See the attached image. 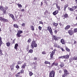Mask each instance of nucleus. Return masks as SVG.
Listing matches in <instances>:
<instances>
[{"instance_id":"1","label":"nucleus","mask_w":77,"mask_h":77,"mask_svg":"<svg viewBox=\"0 0 77 77\" xmlns=\"http://www.w3.org/2000/svg\"><path fill=\"white\" fill-rule=\"evenodd\" d=\"M31 46V48L32 49H33L34 47H37V44L36 43L35 41L34 40H33L32 42Z\"/></svg>"},{"instance_id":"2","label":"nucleus","mask_w":77,"mask_h":77,"mask_svg":"<svg viewBox=\"0 0 77 77\" xmlns=\"http://www.w3.org/2000/svg\"><path fill=\"white\" fill-rule=\"evenodd\" d=\"M63 70L64 71V74L62 75V77H65L66 75L69 74V72H68V70L66 69H64Z\"/></svg>"},{"instance_id":"3","label":"nucleus","mask_w":77,"mask_h":77,"mask_svg":"<svg viewBox=\"0 0 77 77\" xmlns=\"http://www.w3.org/2000/svg\"><path fill=\"white\" fill-rule=\"evenodd\" d=\"M56 51V49H55L53 51H52L51 53L50 54V60L53 59V56H54V55L55 54Z\"/></svg>"},{"instance_id":"4","label":"nucleus","mask_w":77,"mask_h":77,"mask_svg":"<svg viewBox=\"0 0 77 77\" xmlns=\"http://www.w3.org/2000/svg\"><path fill=\"white\" fill-rule=\"evenodd\" d=\"M47 28V30L49 32V33H50L51 35H53V30L52 29H51V27L48 26Z\"/></svg>"},{"instance_id":"5","label":"nucleus","mask_w":77,"mask_h":77,"mask_svg":"<svg viewBox=\"0 0 77 77\" xmlns=\"http://www.w3.org/2000/svg\"><path fill=\"white\" fill-rule=\"evenodd\" d=\"M55 76V72L54 71H52L49 74V77H54Z\"/></svg>"},{"instance_id":"6","label":"nucleus","mask_w":77,"mask_h":77,"mask_svg":"<svg viewBox=\"0 0 77 77\" xmlns=\"http://www.w3.org/2000/svg\"><path fill=\"white\" fill-rule=\"evenodd\" d=\"M23 33V31L21 30H18V33L17 34V36L18 38L21 37V34Z\"/></svg>"},{"instance_id":"7","label":"nucleus","mask_w":77,"mask_h":77,"mask_svg":"<svg viewBox=\"0 0 77 77\" xmlns=\"http://www.w3.org/2000/svg\"><path fill=\"white\" fill-rule=\"evenodd\" d=\"M77 8V6H74L72 7V8H69V10L70 11H72V12H73L74 11V10H75Z\"/></svg>"},{"instance_id":"8","label":"nucleus","mask_w":77,"mask_h":77,"mask_svg":"<svg viewBox=\"0 0 77 77\" xmlns=\"http://www.w3.org/2000/svg\"><path fill=\"white\" fill-rule=\"evenodd\" d=\"M8 15L12 18L14 21H16V20H15V18L14 15L13 14L9 13Z\"/></svg>"},{"instance_id":"9","label":"nucleus","mask_w":77,"mask_h":77,"mask_svg":"<svg viewBox=\"0 0 77 77\" xmlns=\"http://www.w3.org/2000/svg\"><path fill=\"white\" fill-rule=\"evenodd\" d=\"M54 66H58V63L57 62H54L51 64L50 67H53Z\"/></svg>"},{"instance_id":"10","label":"nucleus","mask_w":77,"mask_h":77,"mask_svg":"<svg viewBox=\"0 0 77 77\" xmlns=\"http://www.w3.org/2000/svg\"><path fill=\"white\" fill-rule=\"evenodd\" d=\"M68 33L69 35L70 36H72V35H74V32H73V30H68Z\"/></svg>"},{"instance_id":"11","label":"nucleus","mask_w":77,"mask_h":77,"mask_svg":"<svg viewBox=\"0 0 77 77\" xmlns=\"http://www.w3.org/2000/svg\"><path fill=\"white\" fill-rule=\"evenodd\" d=\"M69 57V55L68 54H67L66 55L63 56L62 59H68Z\"/></svg>"},{"instance_id":"12","label":"nucleus","mask_w":77,"mask_h":77,"mask_svg":"<svg viewBox=\"0 0 77 77\" xmlns=\"http://www.w3.org/2000/svg\"><path fill=\"white\" fill-rule=\"evenodd\" d=\"M53 38L56 41H58L59 40V39L58 38V37L56 35H53Z\"/></svg>"},{"instance_id":"13","label":"nucleus","mask_w":77,"mask_h":77,"mask_svg":"<svg viewBox=\"0 0 77 77\" xmlns=\"http://www.w3.org/2000/svg\"><path fill=\"white\" fill-rule=\"evenodd\" d=\"M54 47H57L58 48H60V46L59 45H57V44L55 43L54 44Z\"/></svg>"},{"instance_id":"14","label":"nucleus","mask_w":77,"mask_h":77,"mask_svg":"<svg viewBox=\"0 0 77 77\" xmlns=\"http://www.w3.org/2000/svg\"><path fill=\"white\" fill-rule=\"evenodd\" d=\"M2 37L0 36V47L2 46ZM1 47H0V51H2L1 50Z\"/></svg>"},{"instance_id":"15","label":"nucleus","mask_w":77,"mask_h":77,"mask_svg":"<svg viewBox=\"0 0 77 77\" xmlns=\"http://www.w3.org/2000/svg\"><path fill=\"white\" fill-rule=\"evenodd\" d=\"M58 13H59V11H58V10H57L53 12V14L54 15H57Z\"/></svg>"},{"instance_id":"16","label":"nucleus","mask_w":77,"mask_h":77,"mask_svg":"<svg viewBox=\"0 0 77 77\" xmlns=\"http://www.w3.org/2000/svg\"><path fill=\"white\" fill-rule=\"evenodd\" d=\"M2 20V21H3L4 23H8V22H9L8 20L5 18H3Z\"/></svg>"},{"instance_id":"17","label":"nucleus","mask_w":77,"mask_h":77,"mask_svg":"<svg viewBox=\"0 0 77 77\" xmlns=\"http://www.w3.org/2000/svg\"><path fill=\"white\" fill-rule=\"evenodd\" d=\"M26 63H23V65H22V66L21 68H22V69H25V68H26Z\"/></svg>"},{"instance_id":"18","label":"nucleus","mask_w":77,"mask_h":77,"mask_svg":"<svg viewBox=\"0 0 77 77\" xmlns=\"http://www.w3.org/2000/svg\"><path fill=\"white\" fill-rule=\"evenodd\" d=\"M13 27L14 28H16V29H18L19 26H18V25L17 24H14L13 25Z\"/></svg>"},{"instance_id":"19","label":"nucleus","mask_w":77,"mask_h":77,"mask_svg":"<svg viewBox=\"0 0 77 77\" xmlns=\"http://www.w3.org/2000/svg\"><path fill=\"white\" fill-rule=\"evenodd\" d=\"M71 27V26L70 25H67L66 26V27L65 28V30H68Z\"/></svg>"},{"instance_id":"20","label":"nucleus","mask_w":77,"mask_h":77,"mask_svg":"<svg viewBox=\"0 0 77 77\" xmlns=\"http://www.w3.org/2000/svg\"><path fill=\"white\" fill-rule=\"evenodd\" d=\"M61 42L62 43V44H63V45L65 44V41L63 39H62L61 40Z\"/></svg>"},{"instance_id":"21","label":"nucleus","mask_w":77,"mask_h":77,"mask_svg":"<svg viewBox=\"0 0 77 77\" xmlns=\"http://www.w3.org/2000/svg\"><path fill=\"white\" fill-rule=\"evenodd\" d=\"M33 64L34 65L33 68H34L35 69H36V67L38 66V63H33Z\"/></svg>"},{"instance_id":"22","label":"nucleus","mask_w":77,"mask_h":77,"mask_svg":"<svg viewBox=\"0 0 77 77\" xmlns=\"http://www.w3.org/2000/svg\"><path fill=\"white\" fill-rule=\"evenodd\" d=\"M52 24L53 26H55V27H57V26H58V23H55L54 22Z\"/></svg>"},{"instance_id":"23","label":"nucleus","mask_w":77,"mask_h":77,"mask_svg":"<svg viewBox=\"0 0 77 77\" xmlns=\"http://www.w3.org/2000/svg\"><path fill=\"white\" fill-rule=\"evenodd\" d=\"M18 43H16L15 44L14 46V48L15 50H17L18 49Z\"/></svg>"},{"instance_id":"24","label":"nucleus","mask_w":77,"mask_h":77,"mask_svg":"<svg viewBox=\"0 0 77 77\" xmlns=\"http://www.w3.org/2000/svg\"><path fill=\"white\" fill-rule=\"evenodd\" d=\"M0 10L2 11H3V10H5V8L2 6H0Z\"/></svg>"},{"instance_id":"25","label":"nucleus","mask_w":77,"mask_h":77,"mask_svg":"<svg viewBox=\"0 0 77 77\" xmlns=\"http://www.w3.org/2000/svg\"><path fill=\"white\" fill-rule=\"evenodd\" d=\"M45 64H49V65H51V63H50V62H49L45 60Z\"/></svg>"},{"instance_id":"26","label":"nucleus","mask_w":77,"mask_h":77,"mask_svg":"<svg viewBox=\"0 0 77 77\" xmlns=\"http://www.w3.org/2000/svg\"><path fill=\"white\" fill-rule=\"evenodd\" d=\"M64 65L65 64H64V63H63V62H62L61 63V64L60 65V66L61 68H63V66H64Z\"/></svg>"},{"instance_id":"27","label":"nucleus","mask_w":77,"mask_h":77,"mask_svg":"<svg viewBox=\"0 0 77 77\" xmlns=\"http://www.w3.org/2000/svg\"><path fill=\"white\" fill-rule=\"evenodd\" d=\"M20 74H21V72H18L16 74V77H20V75H21Z\"/></svg>"},{"instance_id":"28","label":"nucleus","mask_w":77,"mask_h":77,"mask_svg":"<svg viewBox=\"0 0 77 77\" xmlns=\"http://www.w3.org/2000/svg\"><path fill=\"white\" fill-rule=\"evenodd\" d=\"M31 30H32V31H34L35 30V28H34V26L33 25H31V27H30Z\"/></svg>"},{"instance_id":"29","label":"nucleus","mask_w":77,"mask_h":77,"mask_svg":"<svg viewBox=\"0 0 77 77\" xmlns=\"http://www.w3.org/2000/svg\"><path fill=\"white\" fill-rule=\"evenodd\" d=\"M68 17H69L68 14L66 13L64 15V17L65 18H68Z\"/></svg>"},{"instance_id":"30","label":"nucleus","mask_w":77,"mask_h":77,"mask_svg":"<svg viewBox=\"0 0 77 77\" xmlns=\"http://www.w3.org/2000/svg\"><path fill=\"white\" fill-rule=\"evenodd\" d=\"M56 6L58 11H60V6H59L57 4H56Z\"/></svg>"},{"instance_id":"31","label":"nucleus","mask_w":77,"mask_h":77,"mask_svg":"<svg viewBox=\"0 0 77 77\" xmlns=\"http://www.w3.org/2000/svg\"><path fill=\"white\" fill-rule=\"evenodd\" d=\"M10 68H11V71L14 70V65H13V64H12L10 66Z\"/></svg>"},{"instance_id":"32","label":"nucleus","mask_w":77,"mask_h":77,"mask_svg":"<svg viewBox=\"0 0 77 77\" xmlns=\"http://www.w3.org/2000/svg\"><path fill=\"white\" fill-rule=\"evenodd\" d=\"M33 52V51L32 49H30L28 51V53L32 54Z\"/></svg>"},{"instance_id":"33","label":"nucleus","mask_w":77,"mask_h":77,"mask_svg":"<svg viewBox=\"0 0 77 77\" xmlns=\"http://www.w3.org/2000/svg\"><path fill=\"white\" fill-rule=\"evenodd\" d=\"M6 45L7 47H9L11 45V43L9 42L6 43Z\"/></svg>"},{"instance_id":"34","label":"nucleus","mask_w":77,"mask_h":77,"mask_svg":"<svg viewBox=\"0 0 77 77\" xmlns=\"http://www.w3.org/2000/svg\"><path fill=\"white\" fill-rule=\"evenodd\" d=\"M65 48L66 51L68 52H69V51H70V49L68 48L67 47H66Z\"/></svg>"},{"instance_id":"35","label":"nucleus","mask_w":77,"mask_h":77,"mask_svg":"<svg viewBox=\"0 0 77 77\" xmlns=\"http://www.w3.org/2000/svg\"><path fill=\"white\" fill-rule=\"evenodd\" d=\"M6 10H3V12L2 14L3 15H5L6 14Z\"/></svg>"},{"instance_id":"36","label":"nucleus","mask_w":77,"mask_h":77,"mask_svg":"<svg viewBox=\"0 0 77 77\" xmlns=\"http://www.w3.org/2000/svg\"><path fill=\"white\" fill-rule=\"evenodd\" d=\"M74 31H73L74 33L77 32V28H75L74 29Z\"/></svg>"},{"instance_id":"37","label":"nucleus","mask_w":77,"mask_h":77,"mask_svg":"<svg viewBox=\"0 0 77 77\" xmlns=\"http://www.w3.org/2000/svg\"><path fill=\"white\" fill-rule=\"evenodd\" d=\"M33 74V73L32 72H29V76H32Z\"/></svg>"},{"instance_id":"38","label":"nucleus","mask_w":77,"mask_h":77,"mask_svg":"<svg viewBox=\"0 0 77 77\" xmlns=\"http://www.w3.org/2000/svg\"><path fill=\"white\" fill-rule=\"evenodd\" d=\"M42 54H46V51H43L42 52Z\"/></svg>"},{"instance_id":"39","label":"nucleus","mask_w":77,"mask_h":77,"mask_svg":"<svg viewBox=\"0 0 77 77\" xmlns=\"http://www.w3.org/2000/svg\"><path fill=\"white\" fill-rule=\"evenodd\" d=\"M24 70H23V69H22L21 70H20V73H21V74H23V73H24Z\"/></svg>"},{"instance_id":"40","label":"nucleus","mask_w":77,"mask_h":77,"mask_svg":"<svg viewBox=\"0 0 77 77\" xmlns=\"http://www.w3.org/2000/svg\"><path fill=\"white\" fill-rule=\"evenodd\" d=\"M17 6H18V7H19V8L22 7V5H21V4H17Z\"/></svg>"},{"instance_id":"41","label":"nucleus","mask_w":77,"mask_h":77,"mask_svg":"<svg viewBox=\"0 0 77 77\" xmlns=\"http://www.w3.org/2000/svg\"><path fill=\"white\" fill-rule=\"evenodd\" d=\"M60 48L61 50L62 51H65V49L63 48Z\"/></svg>"},{"instance_id":"42","label":"nucleus","mask_w":77,"mask_h":77,"mask_svg":"<svg viewBox=\"0 0 77 77\" xmlns=\"http://www.w3.org/2000/svg\"><path fill=\"white\" fill-rule=\"evenodd\" d=\"M27 42L28 43H30V42H31V39L29 38Z\"/></svg>"},{"instance_id":"43","label":"nucleus","mask_w":77,"mask_h":77,"mask_svg":"<svg viewBox=\"0 0 77 77\" xmlns=\"http://www.w3.org/2000/svg\"><path fill=\"white\" fill-rule=\"evenodd\" d=\"M15 67L16 68H17V69H19V68H20V66H19L18 65H17L15 66Z\"/></svg>"},{"instance_id":"44","label":"nucleus","mask_w":77,"mask_h":77,"mask_svg":"<svg viewBox=\"0 0 77 77\" xmlns=\"http://www.w3.org/2000/svg\"><path fill=\"white\" fill-rule=\"evenodd\" d=\"M22 63V62H21L20 61H18L17 62V64L18 65H20V64H21Z\"/></svg>"},{"instance_id":"45","label":"nucleus","mask_w":77,"mask_h":77,"mask_svg":"<svg viewBox=\"0 0 77 77\" xmlns=\"http://www.w3.org/2000/svg\"><path fill=\"white\" fill-rule=\"evenodd\" d=\"M3 18H2V17H0V21H3Z\"/></svg>"},{"instance_id":"46","label":"nucleus","mask_w":77,"mask_h":77,"mask_svg":"<svg viewBox=\"0 0 77 77\" xmlns=\"http://www.w3.org/2000/svg\"><path fill=\"white\" fill-rule=\"evenodd\" d=\"M2 55H3V53H2V51H0V56H2Z\"/></svg>"},{"instance_id":"47","label":"nucleus","mask_w":77,"mask_h":77,"mask_svg":"<svg viewBox=\"0 0 77 77\" xmlns=\"http://www.w3.org/2000/svg\"><path fill=\"white\" fill-rule=\"evenodd\" d=\"M8 29H9V30L10 31V32H12V29H11V27H9L8 28Z\"/></svg>"},{"instance_id":"48","label":"nucleus","mask_w":77,"mask_h":77,"mask_svg":"<svg viewBox=\"0 0 77 77\" xmlns=\"http://www.w3.org/2000/svg\"><path fill=\"white\" fill-rule=\"evenodd\" d=\"M38 29L40 30H42V27H41V26H38Z\"/></svg>"},{"instance_id":"49","label":"nucleus","mask_w":77,"mask_h":77,"mask_svg":"<svg viewBox=\"0 0 77 77\" xmlns=\"http://www.w3.org/2000/svg\"><path fill=\"white\" fill-rule=\"evenodd\" d=\"M25 25H26V24H25V23H23L21 25V26L23 27H25Z\"/></svg>"},{"instance_id":"50","label":"nucleus","mask_w":77,"mask_h":77,"mask_svg":"<svg viewBox=\"0 0 77 77\" xmlns=\"http://www.w3.org/2000/svg\"><path fill=\"white\" fill-rule=\"evenodd\" d=\"M39 23L40 24H41L42 25H43V24H44V23H43V22L42 21H39Z\"/></svg>"},{"instance_id":"51","label":"nucleus","mask_w":77,"mask_h":77,"mask_svg":"<svg viewBox=\"0 0 77 77\" xmlns=\"http://www.w3.org/2000/svg\"><path fill=\"white\" fill-rule=\"evenodd\" d=\"M68 5L66 4V5H64V7L66 8H67V7H68Z\"/></svg>"},{"instance_id":"52","label":"nucleus","mask_w":77,"mask_h":77,"mask_svg":"<svg viewBox=\"0 0 77 77\" xmlns=\"http://www.w3.org/2000/svg\"><path fill=\"white\" fill-rule=\"evenodd\" d=\"M5 10H7L9 9V7H8L6 6L5 8Z\"/></svg>"},{"instance_id":"53","label":"nucleus","mask_w":77,"mask_h":77,"mask_svg":"<svg viewBox=\"0 0 77 77\" xmlns=\"http://www.w3.org/2000/svg\"><path fill=\"white\" fill-rule=\"evenodd\" d=\"M48 12V11L47 10H46L45 12V14H47Z\"/></svg>"},{"instance_id":"54","label":"nucleus","mask_w":77,"mask_h":77,"mask_svg":"<svg viewBox=\"0 0 77 77\" xmlns=\"http://www.w3.org/2000/svg\"><path fill=\"white\" fill-rule=\"evenodd\" d=\"M54 32L55 33V34H56V33H57V30H55Z\"/></svg>"},{"instance_id":"55","label":"nucleus","mask_w":77,"mask_h":77,"mask_svg":"<svg viewBox=\"0 0 77 77\" xmlns=\"http://www.w3.org/2000/svg\"><path fill=\"white\" fill-rule=\"evenodd\" d=\"M37 59H38V58L35 57L34 58V60H37Z\"/></svg>"},{"instance_id":"56","label":"nucleus","mask_w":77,"mask_h":77,"mask_svg":"<svg viewBox=\"0 0 77 77\" xmlns=\"http://www.w3.org/2000/svg\"><path fill=\"white\" fill-rule=\"evenodd\" d=\"M15 39H14L12 43L15 44Z\"/></svg>"},{"instance_id":"57","label":"nucleus","mask_w":77,"mask_h":77,"mask_svg":"<svg viewBox=\"0 0 77 77\" xmlns=\"http://www.w3.org/2000/svg\"><path fill=\"white\" fill-rule=\"evenodd\" d=\"M62 70H60L59 71V73H62Z\"/></svg>"},{"instance_id":"58","label":"nucleus","mask_w":77,"mask_h":77,"mask_svg":"<svg viewBox=\"0 0 77 77\" xmlns=\"http://www.w3.org/2000/svg\"><path fill=\"white\" fill-rule=\"evenodd\" d=\"M59 25H60V26H62V25H63L62 24V23H59Z\"/></svg>"},{"instance_id":"59","label":"nucleus","mask_w":77,"mask_h":77,"mask_svg":"<svg viewBox=\"0 0 77 77\" xmlns=\"http://www.w3.org/2000/svg\"><path fill=\"white\" fill-rule=\"evenodd\" d=\"M62 57H63V56H61V57H59L58 58L59 59H62V58H63Z\"/></svg>"},{"instance_id":"60","label":"nucleus","mask_w":77,"mask_h":77,"mask_svg":"<svg viewBox=\"0 0 77 77\" xmlns=\"http://www.w3.org/2000/svg\"><path fill=\"white\" fill-rule=\"evenodd\" d=\"M66 8L65 7H64V10L65 11H66Z\"/></svg>"},{"instance_id":"61","label":"nucleus","mask_w":77,"mask_h":77,"mask_svg":"<svg viewBox=\"0 0 77 77\" xmlns=\"http://www.w3.org/2000/svg\"><path fill=\"white\" fill-rule=\"evenodd\" d=\"M76 43H77V42H76V41H75L74 42V44H76Z\"/></svg>"},{"instance_id":"62","label":"nucleus","mask_w":77,"mask_h":77,"mask_svg":"<svg viewBox=\"0 0 77 77\" xmlns=\"http://www.w3.org/2000/svg\"><path fill=\"white\" fill-rule=\"evenodd\" d=\"M43 5V3L42 2H41V6H42Z\"/></svg>"},{"instance_id":"63","label":"nucleus","mask_w":77,"mask_h":77,"mask_svg":"<svg viewBox=\"0 0 77 77\" xmlns=\"http://www.w3.org/2000/svg\"><path fill=\"white\" fill-rule=\"evenodd\" d=\"M21 11H24V9H21Z\"/></svg>"},{"instance_id":"64","label":"nucleus","mask_w":77,"mask_h":77,"mask_svg":"<svg viewBox=\"0 0 77 77\" xmlns=\"http://www.w3.org/2000/svg\"><path fill=\"white\" fill-rule=\"evenodd\" d=\"M58 40L59 39H61V37H58Z\"/></svg>"}]
</instances>
